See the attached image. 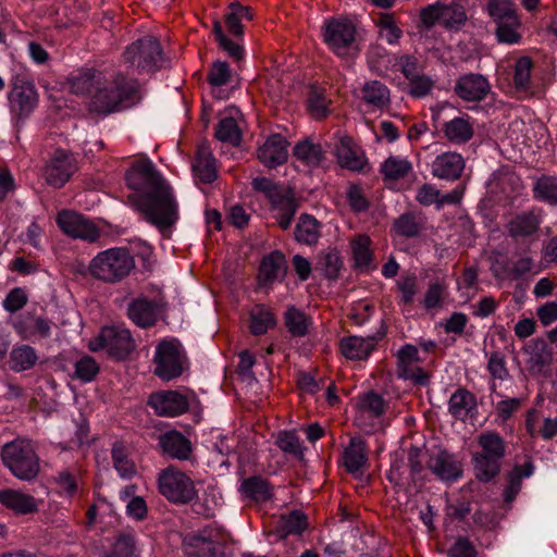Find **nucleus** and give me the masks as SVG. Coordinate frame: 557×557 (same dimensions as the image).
<instances>
[{
  "label": "nucleus",
  "instance_id": "obj_16",
  "mask_svg": "<svg viewBox=\"0 0 557 557\" xmlns=\"http://www.w3.org/2000/svg\"><path fill=\"white\" fill-rule=\"evenodd\" d=\"M542 223L540 209H531L513 215L505 225L507 234L515 240L536 235Z\"/></svg>",
  "mask_w": 557,
  "mask_h": 557
},
{
  "label": "nucleus",
  "instance_id": "obj_42",
  "mask_svg": "<svg viewBox=\"0 0 557 557\" xmlns=\"http://www.w3.org/2000/svg\"><path fill=\"white\" fill-rule=\"evenodd\" d=\"M37 360L38 356L29 345L16 346L10 352V368L15 372L32 369Z\"/></svg>",
  "mask_w": 557,
  "mask_h": 557
},
{
  "label": "nucleus",
  "instance_id": "obj_25",
  "mask_svg": "<svg viewBox=\"0 0 557 557\" xmlns=\"http://www.w3.org/2000/svg\"><path fill=\"white\" fill-rule=\"evenodd\" d=\"M158 307L153 300L139 297L129 302L127 314L140 327L152 326L157 321Z\"/></svg>",
  "mask_w": 557,
  "mask_h": 557
},
{
  "label": "nucleus",
  "instance_id": "obj_13",
  "mask_svg": "<svg viewBox=\"0 0 557 557\" xmlns=\"http://www.w3.org/2000/svg\"><path fill=\"white\" fill-rule=\"evenodd\" d=\"M147 404L160 417H177L188 411V398L177 391H159L150 394Z\"/></svg>",
  "mask_w": 557,
  "mask_h": 557
},
{
  "label": "nucleus",
  "instance_id": "obj_14",
  "mask_svg": "<svg viewBox=\"0 0 557 557\" xmlns=\"http://www.w3.org/2000/svg\"><path fill=\"white\" fill-rule=\"evenodd\" d=\"M157 448L164 457L181 461L189 460L193 455V444L182 432L170 430L157 437Z\"/></svg>",
  "mask_w": 557,
  "mask_h": 557
},
{
  "label": "nucleus",
  "instance_id": "obj_31",
  "mask_svg": "<svg viewBox=\"0 0 557 557\" xmlns=\"http://www.w3.org/2000/svg\"><path fill=\"white\" fill-rule=\"evenodd\" d=\"M193 171L200 182L209 184L216 178L215 159L209 147L200 146L197 150Z\"/></svg>",
  "mask_w": 557,
  "mask_h": 557
},
{
  "label": "nucleus",
  "instance_id": "obj_52",
  "mask_svg": "<svg viewBox=\"0 0 557 557\" xmlns=\"http://www.w3.org/2000/svg\"><path fill=\"white\" fill-rule=\"evenodd\" d=\"M380 28V37L386 40L389 45L398 42L403 36V30L397 26L396 21L392 14L382 13L376 22Z\"/></svg>",
  "mask_w": 557,
  "mask_h": 557
},
{
  "label": "nucleus",
  "instance_id": "obj_53",
  "mask_svg": "<svg viewBox=\"0 0 557 557\" xmlns=\"http://www.w3.org/2000/svg\"><path fill=\"white\" fill-rule=\"evenodd\" d=\"M395 228L398 235L411 238L420 234L422 222L414 213H404L395 221Z\"/></svg>",
  "mask_w": 557,
  "mask_h": 557
},
{
  "label": "nucleus",
  "instance_id": "obj_33",
  "mask_svg": "<svg viewBox=\"0 0 557 557\" xmlns=\"http://www.w3.org/2000/svg\"><path fill=\"white\" fill-rule=\"evenodd\" d=\"M239 491L255 502H267L273 497V487L268 480L259 475L245 479Z\"/></svg>",
  "mask_w": 557,
  "mask_h": 557
},
{
  "label": "nucleus",
  "instance_id": "obj_55",
  "mask_svg": "<svg viewBox=\"0 0 557 557\" xmlns=\"http://www.w3.org/2000/svg\"><path fill=\"white\" fill-rule=\"evenodd\" d=\"M307 107L311 115L315 119H321L327 115V100L323 91L317 86H311L308 98Z\"/></svg>",
  "mask_w": 557,
  "mask_h": 557
},
{
  "label": "nucleus",
  "instance_id": "obj_58",
  "mask_svg": "<svg viewBox=\"0 0 557 557\" xmlns=\"http://www.w3.org/2000/svg\"><path fill=\"white\" fill-rule=\"evenodd\" d=\"M251 185L255 190L264 194L272 205L281 201L282 197L286 195L281 186L267 177H256Z\"/></svg>",
  "mask_w": 557,
  "mask_h": 557
},
{
  "label": "nucleus",
  "instance_id": "obj_4",
  "mask_svg": "<svg viewBox=\"0 0 557 557\" xmlns=\"http://www.w3.org/2000/svg\"><path fill=\"white\" fill-rule=\"evenodd\" d=\"M135 269L134 257L126 248L115 247L99 252L88 265L90 275L104 283H117Z\"/></svg>",
  "mask_w": 557,
  "mask_h": 557
},
{
  "label": "nucleus",
  "instance_id": "obj_24",
  "mask_svg": "<svg viewBox=\"0 0 557 557\" xmlns=\"http://www.w3.org/2000/svg\"><path fill=\"white\" fill-rule=\"evenodd\" d=\"M466 163L457 152H444L432 162V175L440 180L457 181L460 178Z\"/></svg>",
  "mask_w": 557,
  "mask_h": 557
},
{
  "label": "nucleus",
  "instance_id": "obj_38",
  "mask_svg": "<svg viewBox=\"0 0 557 557\" xmlns=\"http://www.w3.org/2000/svg\"><path fill=\"white\" fill-rule=\"evenodd\" d=\"M320 223L309 214H301L295 228V239L306 245L317 244L320 237Z\"/></svg>",
  "mask_w": 557,
  "mask_h": 557
},
{
  "label": "nucleus",
  "instance_id": "obj_15",
  "mask_svg": "<svg viewBox=\"0 0 557 557\" xmlns=\"http://www.w3.org/2000/svg\"><path fill=\"white\" fill-rule=\"evenodd\" d=\"M57 223L67 235L81 238L90 243L99 238V230L83 215L73 211H62L58 214Z\"/></svg>",
  "mask_w": 557,
  "mask_h": 557
},
{
  "label": "nucleus",
  "instance_id": "obj_5",
  "mask_svg": "<svg viewBox=\"0 0 557 557\" xmlns=\"http://www.w3.org/2000/svg\"><path fill=\"white\" fill-rule=\"evenodd\" d=\"M1 460L11 473L24 481H30L39 472V457L29 440L17 437L2 446Z\"/></svg>",
  "mask_w": 557,
  "mask_h": 557
},
{
  "label": "nucleus",
  "instance_id": "obj_54",
  "mask_svg": "<svg viewBox=\"0 0 557 557\" xmlns=\"http://www.w3.org/2000/svg\"><path fill=\"white\" fill-rule=\"evenodd\" d=\"M275 209H277V223L282 230H287L294 215L297 211L298 205L292 196L285 195L282 197L281 201H276L272 205Z\"/></svg>",
  "mask_w": 557,
  "mask_h": 557
},
{
  "label": "nucleus",
  "instance_id": "obj_20",
  "mask_svg": "<svg viewBox=\"0 0 557 557\" xmlns=\"http://www.w3.org/2000/svg\"><path fill=\"white\" fill-rule=\"evenodd\" d=\"M287 272L285 256L274 250L265 255L259 265L258 284L262 287L272 286L276 281L284 280Z\"/></svg>",
  "mask_w": 557,
  "mask_h": 557
},
{
  "label": "nucleus",
  "instance_id": "obj_19",
  "mask_svg": "<svg viewBox=\"0 0 557 557\" xmlns=\"http://www.w3.org/2000/svg\"><path fill=\"white\" fill-rule=\"evenodd\" d=\"M288 145L281 134H273L258 148L257 158L267 168L274 169L287 161Z\"/></svg>",
  "mask_w": 557,
  "mask_h": 557
},
{
  "label": "nucleus",
  "instance_id": "obj_51",
  "mask_svg": "<svg viewBox=\"0 0 557 557\" xmlns=\"http://www.w3.org/2000/svg\"><path fill=\"white\" fill-rule=\"evenodd\" d=\"M215 137L223 143L237 146L242 140V133L234 117L222 119L215 129Z\"/></svg>",
  "mask_w": 557,
  "mask_h": 557
},
{
  "label": "nucleus",
  "instance_id": "obj_45",
  "mask_svg": "<svg viewBox=\"0 0 557 557\" xmlns=\"http://www.w3.org/2000/svg\"><path fill=\"white\" fill-rule=\"evenodd\" d=\"M111 457L115 470L122 478H132L136 473L135 463L129 459L127 449L123 443L115 442L113 444Z\"/></svg>",
  "mask_w": 557,
  "mask_h": 557
},
{
  "label": "nucleus",
  "instance_id": "obj_17",
  "mask_svg": "<svg viewBox=\"0 0 557 557\" xmlns=\"http://www.w3.org/2000/svg\"><path fill=\"white\" fill-rule=\"evenodd\" d=\"M491 91V85L485 76L469 73L460 76L455 84L454 92L463 101L480 102Z\"/></svg>",
  "mask_w": 557,
  "mask_h": 557
},
{
  "label": "nucleus",
  "instance_id": "obj_47",
  "mask_svg": "<svg viewBox=\"0 0 557 557\" xmlns=\"http://www.w3.org/2000/svg\"><path fill=\"white\" fill-rule=\"evenodd\" d=\"M411 169L408 160L391 156L382 163L381 173L385 180L397 181L407 176Z\"/></svg>",
  "mask_w": 557,
  "mask_h": 557
},
{
  "label": "nucleus",
  "instance_id": "obj_26",
  "mask_svg": "<svg viewBox=\"0 0 557 557\" xmlns=\"http://www.w3.org/2000/svg\"><path fill=\"white\" fill-rule=\"evenodd\" d=\"M343 462L347 472L357 473L368 462L367 444L360 436L351 437L343 451Z\"/></svg>",
  "mask_w": 557,
  "mask_h": 557
},
{
  "label": "nucleus",
  "instance_id": "obj_28",
  "mask_svg": "<svg viewBox=\"0 0 557 557\" xmlns=\"http://www.w3.org/2000/svg\"><path fill=\"white\" fill-rule=\"evenodd\" d=\"M370 245L371 239L367 235H358L351 240L354 268L360 272H370L375 269Z\"/></svg>",
  "mask_w": 557,
  "mask_h": 557
},
{
  "label": "nucleus",
  "instance_id": "obj_56",
  "mask_svg": "<svg viewBox=\"0 0 557 557\" xmlns=\"http://www.w3.org/2000/svg\"><path fill=\"white\" fill-rule=\"evenodd\" d=\"M99 371V363L90 356H83L75 363V377L84 383L95 380Z\"/></svg>",
  "mask_w": 557,
  "mask_h": 557
},
{
  "label": "nucleus",
  "instance_id": "obj_22",
  "mask_svg": "<svg viewBox=\"0 0 557 557\" xmlns=\"http://www.w3.org/2000/svg\"><path fill=\"white\" fill-rule=\"evenodd\" d=\"M334 153L342 168L362 171L367 164L364 153L355 145L349 136H342L334 146Z\"/></svg>",
  "mask_w": 557,
  "mask_h": 557
},
{
  "label": "nucleus",
  "instance_id": "obj_12",
  "mask_svg": "<svg viewBox=\"0 0 557 557\" xmlns=\"http://www.w3.org/2000/svg\"><path fill=\"white\" fill-rule=\"evenodd\" d=\"M183 550L187 557H230L214 540L213 530L207 528L187 534L183 540Z\"/></svg>",
  "mask_w": 557,
  "mask_h": 557
},
{
  "label": "nucleus",
  "instance_id": "obj_43",
  "mask_svg": "<svg viewBox=\"0 0 557 557\" xmlns=\"http://www.w3.org/2000/svg\"><path fill=\"white\" fill-rule=\"evenodd\" d=\"M307 529V517L299 510H293L289 515L282 516L277 521L276 531L281 537L290 534H301Z\"/></svg>",
  "mask_w": 557,
  "mask_h": 557
},
{
  "label": "nucleus",
  "instance_id": "obj_3",
  "mask_svg": "<svg viewBox=\"0 0 557 557\" xmlns=\"http://www.w3.org/2000/svg\"><path fill=\"white\" fill-rule=\"evenodd\" d=\"M476 442L480 451L472 455L474 475L480 482L487 483L500 473L506 444L503 437L493 431L481 433Z\"/></svg>",
  "mask_w": 557,
  "mask_h": 557
},
{
  "label": "nucleus",
  "instance_id": "obj_44",
  "mask_svg": "<svg viewBox=\"0 0 557 557\" xmlns=\"http://www.w3.org/2000/svg\"><path fill=\"white\" fill-rule=\"evenodd\" d=\"M274 314L263 305H257L250 312V332L253 335H262L275 325Z\"/></svg>",
  "mask_w": 557,
  "mask_h": 557
},
{
  "label": "nucleus",
  "instance_id": "obj_61",
  "mask_svg": "<svg viewBox=\"0 0 557 557\" xmlns=\"http://www.w3.org/2000/svg\"><path fill=\"white\" fill-rule=\"evenodd\" d=\"M532 60L529 57H521L515 65L513 82L518 89H527L530 84Z\"/></svg>",
  "mask_w": 557,
  "mask_h": 557
},
{
  "label": "nucleus",
  "instance_id": "obj_63",
  "mask_svg": "<svg viewBox=\"0 0 557 557\" xmlns=\"http://www.w3.org/2000/svg\"><path fill=\"white\" fill-rule=\"evenodd\" d=\"M434 82L426 75H417L408 79L409 95L413 98H422L430 94Z\"/></svg>",
  "mask_w": 557,
  "mask_h": 557
},
{
  "label": "nucleus",
  "instance_id": "obj_50",
  "mask_svg": "<svg viewBox=\"0 0 557 557\" xmlns=\"http://www.w3.org/2000/svg\"><path fill=\"white\" fill-rule=\"evenodd\" d=\"M275 444L285 454L292 455L297 459L304 458V447L296 431H282L277 434Z\"/></svg>",
  "mask_w": 557,
  "mask_h": 557
},
{
  "label": "nucleus",
  "instance_id": "obj_9",
  "mask_svg": "<svg viewBox=\"0 0 557 557\" xmlns=\"http://www.w3.org/2000/svg\"><path fill=\"white\" fill-rule=\"evenodd\" d=\"M77 170L74 154L64 149H57L44 168V177L48 185L61 188Z\"/></svg>",
  "mask_w": 557,
  "mask_h": 557
},
{
  "label": "nucleus",
  "instance_id": "obj_64",
  "mask_svg": "<svg viewBox=\"0 0 557 557\" xmlns=\"http://www.w3.org/2000/svg\"><path fill=\"white\" fill-rule=\"evenodd\" d=\"M421 362L418 348L411 344L404 345L397 352V372Z\"/></svg>",
  "mask_w": 557,
  "mask_h": 557
},
{
  "label": "nucleus",
  "instance_id": "obj_40",
  "mask_svg": "<svg viewBox=\"0 0 557 557\" xmlns=\"http://www.w3.org/2000/svg\"><path fill=\"white\" fill-rule=\"evenodd\" d=\"M71 90L76 95L89 94L103 84V74L97 70H87L74 76L71 81Z\"/></svg>",
  "mask_w": 557,
  "mask_h": 557
},
{
  "label": "nucleus",
  "instance_id": "obj_60",
  "mask_svg": "<svg viewBox=\"0 0 557 557\" xmlns=\"http://www.w3.org/2000/svg\"><path fill=\"white\" fill-rule=\"evenodd\" d=\"M363 411L369 412L373 417H381L385 411V401L381 395L371 391L362 396L359 403Z\"/></svg>",
  "mask_w": 557,
  "mask_h": 557
},
{
  "label": "nucleus",
  "instance_id": "obj_1",
  "mask_svg": "<svg viewBox=\"0 0 557 557\" xmlns=\"http://www.w3.org/2000/svg\"><path fill=\"white\" fill-rule=\"evenodd\" d=\"M126 185L136 191L129 199L145 214L148 222L164 230L177 218V202L173 189L148 158L136 160L125 174Z\"/></svg>",
  "mask_w": 557,
  "mask_h": 557
},
{
  "label": "nucleus",
  "instance_id": "obj_36",
  "mask_svg": "<svg viewBox=\"0 0 557 557\" xmlns=\"http://www.w3.org/2000/svg\"><path fill=\"white\" fill-rule=\"evenodd\" d=\"M293 156L308 166H319L324 158V151L319 144L302 140L295 145Z\"/></svg>",
  "mask_w": 557,
  "mask_h": 557
},
{
  "label": "nucleus",
  "instance_id": "obj_57",
  "mask_svg": "<svg viewBox=\"0 0 557 557\" xmlns=\"http://www.w3.org/2000/svg\"><path fill=\"white\" fill-rule=\"evenodd\" d=\"M451 13V8L442 4H430L426 8L422 9L420 17L422 24L430 28L434 26L437 22L448 20V16Z\"/></svg>",
  "mask_w": 557,
  "mask_h": 557
},
{
  "label": "nucleus",
  "instance_id": "obj_11",
  "mask_svg": "<svg viewBox=\"0 0 557 557\" xmlns=\"http://www.w3.org/2000/svg\"><path fill=\"white\" fill-rule=\"evenodd\" d=\"M355 36L356 27L347 18H331L324 25V41L338 55L347 53L355 41Z\"/></svg>",
  "mask_w": 557,
  "mask_h": 557
},
{
  "label": "nucleus",
  "instance_id": "obj_30",
  "mask_svg": "<svg viewBox=\"0 0 557 557\" xmlns=\"http://www.w3.org/2000/svg\"><path fill=\"white\" fill-rule=\"evenodd\" d=\"M476 408L474 394L465 387L458 388L449 398L448 411L458 420H466L469 413Z\"/></svg>",
  "mask_w": 557,
  "mask_h": 557
},
{
  "label": "nucleus",
  "instance_id": "obj_18",
  "mask_svg": "<svg viewBox=\"0 0 557 557\" xmlns=\"http://www.w3.org/2000/svg\"><path fill=\"white\" fill-rule=\"evenodd\" d=\"M386 331L382 324V330L374 335L367 337L347 336L339 341V349L345 358L349 360H364L375 348V345L385 335Z\"/></svg>",
  "mask_w": 557,
  "mask_h": 557
},
{
  "label": "nucleus",
  "instance_id": "obj_27",
  "mask_svg": "<svg viewBox=\"0 0 557 557\" xmlns=\"http://www.w3.org/2000/svg\"><path fill=\"white\" fill-rule=\"evenodd\" d=\"M0 503L20 515H27L37 511V503L32 495L11 488L0 492Z\"/></svg>",
  "mask_w": 557,
  "mask_h": 557
},
{
  "label": "nucleus",
  "instance_id": "obj_8",
  "mask_svg": "<svg viewBox=\"0 0 557 557\" xmlns=\"http://www.w3.org/2000/svg\"><path fill=\"white\" fill-rule=\"evenodd\" d=\"M158 483L161 495L173 504H188L197 497L194 481L172 466L160 472Z\"/></svg>",
  "mask_w": 557,
  "mask_h": 557
},
{
  "label": "nucleus",
  "instance_id": "obj_39",
  "mask_svg": "<svg viewBox=\"0 0 557 557\" xmlns=\"http://www.w3.org/2000/svg\"><path fill=\"white\" fill-rule=\"evenodd\" d=\"M311 319L304 311L290 307L284 313V324L294 337H304L308 334Z\"/></svg>",
  "mask_w": 557,
  "mask_h": 557
},
{
  "label": "nucleus",
  "instance_id": "obj_7",
  "mask_svg": "<svg viewBox=\"0 0 557 557\" xmlns=\"http://www.w3.org/2000/svg\"><path fill=\"white\" fill-rule=\"evenodd\" d=\"M135 347L131 332L120 326L102 327L98 336L88 344L90 351L106 350L110 357L116 360H125Z\"/></svg>",
  "mask_w": 557,
  "mask_h": 557
},
{
  "label": "nucleus",
  "instance_id": "obj_32",
  "mask_svg": "<svg viewBox=\"0 0 557 557\" xmlns=\"http://www.w3.org/2000/svg\"><path fill=\"white\" fill-rule=\"evenodd\" d=\"M362 100L379 110H383L391 103V92L387 86L380 81L367 82L361 88Z\"/></svg>",
  "mask_w": 557,
  "mask_h": 557
},
{
  "label": "nucleus",
  "instance_id": "obj_29",
  "mask_svg": "<svg viewBox=\"0 0 557 557\" xmlns=\"http://www.w3.org/2000/svg\"><path fill=\"white\" fill-rule=\"evenodd\" d=\"M10 101L16 104L22 113H28L37 102V92L30 82L15 79L10 94Z\"/></svg>",
  "mask_w": 557,
  "mask_h": 557
},
{
  "label": "nucleus",
  "instance_id": "obj_59",
  "mask_svg": "<svg viewBox=\"0 0 557 557\" xmlns=\"http://www.w3.org/2000/svg\"><path fill=\"white\" fill-rule=\"evenodd\" d=\"M487 371L494 380L505 381L509 377L505 355L500 351L490 354Z\"/></svg>",
  "mask_w": 557,
  "mask_h": 557
},
{
  "label": "nucleus",
  "instance_id": "obj_35",
  "mask_svg": "<svg viewBox=\"0 0 557 557\" xmlns=\"http://www.w3.org/2000/svg\"><path fill=\"white\" fill-rule=\"evenodd\" d=\"M343 267L344 262L338 251L330 248L319 255L315 263V270L330 281H335L339 277Z\"/></svg>",
  "mask_w": 557,
  "mask_h": 557
},
{
  "label": "nucleus",
  "instance_id": "obj_6",
  "mask_svg": "<svg viewBox=\"0 0 557 557\" xmlns=\"http://www.w3.org/2000/svg\"><path fill=\"white\" fill-rule=\"evenodd\" d=\"M123 59L126 64L143 71H156L163 66L164 58L159 40L153 36H145L126 47Z\"/></svg>",
  "mask_w": 557,
  "mask_h": 557
},
{
  "label": "nucleus",
  "instance_id": "obj_41",
  "mask_svg": "<svg viewBox=\"0 0 557 557\" xmlns=\"http://www.w3.org/2000/svg\"><path fill=\"white\" fill-rule=\"evenodd\" d=\"M533 198L557 206V177L552 175H542L532 187Z\"/></svg>",
  "mask_w": 557,
  "mask_h": 557
},
{
  "label": "nucleus",
  "instance_id": "obj_23",
  "mask_svg": "<svg viewBox=\"0 0 557 557\" xmlns=\"http://www.w3.org/2000/svg\"><path fill=\"white\" fill-rule=\"evenodd\" d=\"M428 468L444 481H455L462 475L461 461L447 450H440L432 455L428 461Z\"/></svg>",
  "mask_w": 557,
  "mask_h": 557
},
{
  "label": "nucleus",
  "instance_id": "obj_2",
  "mask_svg": "<svg viewBox=\"0 0 557 557\" xmlns=\"http://www.w3.org/2000/svg\"><path fill=\"white\" fill-rule=\"evenodd\" d=\"M140 99L139 83L128 78L123 73H115L110 81L103 78V84L97 87L89 102V110L99 114H109L132 106Z\"/></svg>",
  "mask_w": 557,
  "mask_h": 557
},
{
  "label": "nucleus",
  "instance_id": "obj_46",
  "mask_svg": "<svg viewBox=\"0 0 557 557\" xmlns=\"http://www.w3.org/2000/svg\"><path fill=\"white\" fill-rule=\"evenodd\" d=\"M447 295V284L444 281L435 280L430 283L424 294L422 305L426 310L441 308L444 305Z\"/></svg>",
  "mask_w": 557,
  "mask_h": 557
},
{
  "label": "nucleus",
  "instance_id": "obj_62",
  "mask_svg": "<svg viewBox=\"0 0 557 557\" xmlns=\"http://www.w3.org/2000/svg\"><path fill=\"white\" fill-rule=\"evenodd\" d=\"M488 14L494 21L517 16L516 9L511 0H490L487 5Z\"/></svg>",
  "mask_w": 557,
  "mask_h": 557
},
{
  "label": "nucleus",
  "instance_id": "obj_34",
  "mask_svg": "<svg viewBox=\"0 0 557 557\" xmlns=\"http://www.w3.org/2000/svg\"><path fill=\"white\" fill-rule=\"evenodd\" d=\"M443 132L447 140L453 144H466L473 137V126L469 119L455 117L444 124Z\"/></svg>",
  "mask_w": 557,
  "mask_h": 557
},
{
  "label": "nucleus",
  "instance_id": "obj_21",
  "mask_svg": "<svg viewBox=\"0 0 557 557\" xmlns=\"http://www.w3.org/2000/svg\"><path fill=\"white\" fill-rule=\"evenodd\" d=\"M51 324L50 320L41 315L24 312L15 319L13 329L23 339H32L37 335L47 338L51 335Z\"/></svg>",
  "mask_w": 557,
  "mask_h": 557
},
{
  "label": "nucleus",
  "instance_id": "obj_10",
  "mask_svg": "<svg viewBox=\"0 0 557 557\" xmlns=\"http://www.w3.org/2000/svg\"><path fill=\"white\" fill-rule=\"evenodd\" d=\"M182 350L178 341H162L154 357V374L162 380L170 381L183 372Z\"/></svg>",
  "mask_w": 557,
  "mask_h": 557
},
{
  "label": "nucleus",
  "instance_id": "obj_48",
  "mask_svg": "<svg viewBox=\"0 0 557 557\" xmlns=\"http://www.w3.org/2000/svg\"><path fill=\"white\" fill-rule=\"evenodd\" d=\"M532 348L531 358L529 360L531 364V369H536L537 371L543 370L545 367H548L553 360V354L547 347V343L542 338H536L531 341Z\"/></svg>",
  "mask_w": 557,
  "mask_h": 557
},
{
  "label": "nucleus",
  "instance_id": "obj_49",
  "mask_svg": "<svg viewBox=\"0 0 557 557\" xmlns=\"http://www.w3.org/2000/svg\"><path fill=\"white\" fill-rule=\"evenodd\" d=\"M496 36L499 42L504 44H517L520 41L521 36L517 32L520 26V21L517 16H509V18H504L502 21H496Z\"/></svg>",
  "mask_w": 557,
  "mask_h": 557
},
{
  "label": "nucleus",
  "instance_id": "obj_37",
  "mask_svg": "<svg viewBox=\"0 0 557 557\" xmlns=\"http://www.w3.org/2000/svg\"><path fill=\"white\" fill-rule=\"evenodd\" d=\"M533 472L532 462H525L523 466H515L507 475V487L504 491V500L511 503L521 490L522 479L528 478Z\"/></svg>",
  "mask_w": 557,
  "mask_h": 557
}]
</instances>
